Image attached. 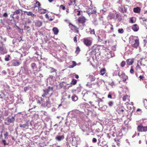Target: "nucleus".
Listing matches in <instances>:
<instances>
[{"label": "nucleus", "instance_id": "obj_1", "mask_svg": "<svg viewBox=\"0 0 147 147\" xmlns=\"http://www.w3.org/2000/svg\"><path fill=\"white\" fill-rule=\"evenodd\" d=\"M49 92H45L42 95V96L45 97L44 101L42 103V106L43 107H47L49 108L51 106V103L49 100V98L52 94V93L51 94H49Z\"/></svg>", "mask_w": 147, "mask_h": 147}, {"label": "nucleus", "instance_id": "obj_2", "mask_svg": "<svg viewBox=\"0 0 147 147\" xmlns=\"http://www.w3.org/2000/svg\"><path fill=\"white\" fill-rule=\"evenodd\" d=\"M80 114V112L76 110L70 112L68 114V116L74 121H77V119Z\"/></svg>", "mask_w": 147, "mask_h": 147}, {"label": "nucleus", "instance_id": "obj_3", "mask_svg": "<svg viewBox=\"0 0 147 147\" xmlns=\"http://www.w3.org/2000/svg\"><path fill=\"white\" fill-rule=\"evenodd\" d=\"M115 72L120 78L123 79V81L124 82L128 78V76L124 72H122L121 74H120V69L119 68H117V70L115 71Z\"/></svg>", "mask_w": 147, "mask_h": 147}, {"label": "nucleus", "instance_id": "obj_4", "mask_svg": "<svg viewBox=\"0 0 147 147\" xmlns=\"http://www.w3.org/2000/svg\"><path fill=\"white\" fill-rule=\"evenodd\" d=\"M137 130L139 132H146L147 125L144 126L142 123H141L138 126Z\"/></svg>", "mask_w": 147, "mask_h": 147}, {"label": "nucleus", "instance_id": "obj_5", "mask_svg": "<svg viewBox=\"0 0 147 147\" xmlns=\"http://www.w3.org/2000/svg\"><path fill=\"white\" fill-rule=\"evenodd\" d=\"M90 52V54L95 55L99 52L100 49L99 47L96 45H95L92 46Z\"/></svg>", "mask_w": 147, "mask_h": 147}, {"label": "nucleus", "instance_id": "obj_6", "mask_svg": "<svg viewBox=\"0 0 147 147\" xmlns=\"http://www.w3.org/2000/svg\"><path fill=\"white\" fill-rule=\"evenodd\" d=\"M62 99H63V98H62L61 101H62ZM61 102L62 103L59 105L58 107L63 106V108H65L68 107L70 103V102L69 100L66 99L63 102L61 101Z\"/></svg>", "mask_w": 147, "mask_h": 147}, {"label": "nucleus", "instance_id": "obj_7", "mask_svg": "<svg viewBox=\"0 0 147 147\" xmlns=\"http://www.w3.org/2000/svg\"><path fill=\"white\" fill-rule=\"evenodd\" d=\"M84 43L87 46H90L92 44V41L89 39L88 38H85L83 39Z\"/></svg>", "mask_w": 147, "mask_h": 147}, {"label": "nucleus", "instance_id": "obj_8", "mask_svg": "<svg viewBox=\"0 0 147 147\" xmlns=\"http://www.w3.org/2000/svg\"><path fill=\"white\" fill-rule=\"evenodd\" d=\"M44 100L45 97L43 98L41 97H37L34 101L36 102L38 104H41V106H42V103L44 101Z\"/></svg>", "mask_w": 147, "mask_h": 147}, {"label": "nucleus", "instance_id": "obj_9", "mask_svg": "<svg viewBox=\"0 0 147 147\" xmlns=\"http://www.w3.org/2000/svg\"><path fill=\"white\" fill-rule=\"evenodd\" d=\"M86 20L84 16L80 17L78 19V22L82 24H84L86 22Z\"/></svg>", "mask_w": 147, "mask_h": 147}, {"label": "nucleus", "instance_id": "obj_10", "mask_svg": "<svg viewBox=\"0 0 147 147\" xmlns=\"http://www.w3.org/2000/svg\"><path fill=\"white\" fill-rule=\"evenodd\" d=\"M11 63L12 65L13 66H18L20 64V62L17 60H13L11 61Z\"/></svg>", "mask_w": 147, "mask_h": 147}, {"label": "nucleus", "instance_id": "obj_11", "mask_svg": "<svg viewBox=\"0 0 147 147\" xmlns=\"http://www.w3.org/2000/svg\"><path fill=\"white\" fill-rule=\"evenodd\" d=\"M7 53L6 49L3 46H0V53L3 55Z\"/></svg>", "mask_w": 147, "mask_h": 147}, {"label": "nucleus", "instance_id": "obj_12", "mask_svg": "<svg viewBox=\"0 0 147 147\" xmlns=\"http://www.w3.org/2000/svg\"><path fill=\"white\" fill-rule=\"evenodd\" d=\"M6 120L9 123H13L15 120V118L14 117H9L7 118Z\"/></svg>", "mask_w": 147, "mask_h": 147}, {"label": "nucleus", "instance_id": "obj_13", "mask_svg": "<svg viewBox=\"0 0 147 147\" xmlns=\"http://www.w3.org/2000/svg\"><path fill=\"white\" fill-rule=\"evenodd\" d=\"M139 45V41L138 39L135 40V43L132 45V47L135 48H137Z\"/></svg>", "mask_w": 147, "mask_h": 147}, {"label": "nucleus", "instance_id": "obj_14", "mask_svg": "<svg viewBox=\"0 0 147 147\" xmlns=\"http://www.w3.org/2000/svg\"><path fill=\"white\" fill-rule=\"evenodd\" d=\"M29 121L27 120L26 121V122L25 123L23 124H20V126L21 128H28V122Z\"/></svg>", "mask_w": 147, "mask_h": 147}, {"label": "nucleus", "instance_id": "obj_15", "mask_svg": "<svg viewBox=\"0 0 147 147\" xmlns=\"http://www.w3.org/2000/svg\"><path fill=\"white\" fill-rule=\"evenodd\" d=\"M88 13L89 15H91V14H96V10L93 8H89L88 9Z\"/></svg>", "mask_w": 147, "mask_h": 147}, {"label": "nucleus", "instance_id": "obj_16", "mask_svg": "<svg viewBox=\"0 0 147 147\" xmlns=\"http://www.w3.org/2000/svg\"><path fill=\"white\" fill-rule=\"evenodd\" d=\"M35 23V26L38 27H40L42 25V22L39 20H36Z\"/></svg>", "mask_w": 147, "mask_h": 147}, {"label": "nucleus", "instance_id": "obj_17", "mask_svg": "<svg viewBox=\"0 0 147 147\" xmlns=\"http://www.w3.org/2000/svg\"><path fill=\"white\" fill-rule=\"evenodd\" d=\"M64 138V136H57L55 137V139L59 141L63 140Z\"/></svg>", "mask_w": 147, "mask_h": 147}, {"label": "nucleus", "instance_id": "obj_18", "mask_svg": "<svg viewBox=\"0 0 147 147\" xmlns=\"http://www.w3.org/2000/svg\"><path fill=\"white\" fill-rule=\"evenodd\" d=\"M24 12L26 13V14L28 16H31L33 17H36V15L34 14L31 11H24Z\"/></svg>", "mask_w": 147, "mask_h": 147}, {"label": "nucleus", "instance_id": "obj_19", "mask_svg": "<svg viewBox=\"0 0 147 147\" xmlns=\"http://www.w3.org/2000/svg\"><path fill=\"white\" fill-rule=\"evenodd\" d=\"M53 88L52 87L49 86L45 89H44V92H49L53 91Z\"/></svg>", "mask_w": 147, "mask_h": 147}, {"label": "nucleus", "instance_id": "obj_20", "mask_svg": "<svg viewBox=\"0 0 147 147\" xmlns=\"http://www.w3.org/2000/svg\"><path fill=\"white\" fill-rule=\"evenodd\" d=\"M132 29L135 32H137L138 30V28L136 24H134L132 26Z\"/></svg>", "mask_w": 147, "mask_h": 147}, {"label": "nucleus", "instance_id": "obj_21", "mask_svg": "<svg viewBox=\"0 0 147 147\" xmlns=\"http://www.w3.org/2000/svg\"><path fill=\"white\" fill-rule=\"evenodd\" d=\"M134 61V60L131 59H128L126 60V62L127 64L129 65H132Z\"/></svg>", "mask_w": 147, "mask_h": 147}, {"label": "nucleus", "instance_id": "obj_22", "mask_svg": "<svg viewBox=\"0 0 147 147\" xmlns=\"http://www.w3.org/2000/svg\"><path fill=\"white\" fill-rule=\"evenodd\" d=\"M38 12L41 14H44L46 13V10L43 9H41L40 7L38 9Z\"/></svg>", "mask_w": 147, "mask_h": 147}, {"label": "nucleus", "instance_id": "obj_23", "mask_svg": "<svg viewBox=\"0 0 147 147\" xmlns=\"http://www.w3.org/2000/svg\"><path fill=\"white\" fill-rule=\"evenodd\" d=\"M98 40L100 42L102 41L103 40L105 39L106 38L105 35L104 36H100V35L98 36Z\"/></svg>", "mask_w": 147, "mask_h": 147}, {"label": "nucleus", "instance_id": "obj_24", "mask_svg": "<svg viewBox=\"0 0 147 147\" xmlns=\"http://www.w3.org/2000/svg\"><path fill=\"white\" fill-rule=\"evenodd\" d=\"M129 96H128L127 95H125L123 97V100L124 101H126L127 100L128 101H129Z\"/></svg>", "mask_w": 147, "mask_h": 147}, {"label": "nucleus", "instance_id": "obj_25", "mask_svg": "<svg viewBox=\"0 0 147 147\" xmlns=\"http://www.w3.org/2000/svg\"><path fill=\"white\" fill-rule=\"evenodd\" d=\"M52 30L54 32V34L55 35H57L59 32V30L58 28L56 27L53 28Z\"/></svg>", "mask_w": 147, "mask_h": 147}, {"label": "nucleus", "instance_id": "obj_26", "mask_svg": "<svg viewBox=\"0 0 147 147\" xmlns=\"http://www.w3.org/2000/svg\"><path fill=\"white\" fill-rule=\"evenodd\" d=\"M40 6V4L39 2L38 1H36L35 3V5H34V8H35L36 7H38V8L39 7V8Z\"/></svg>", "mask_w": 147, "mask_h": 147}, {"label": "nucleus", "instance_id": "obj_27", "mask_svg": "<svg viewBox=\"0 0 147 147\" xmlns=\"http://www.w3.org/2000/svg\"><path fill=\"white\" fill-rule=\"evenodd\" d=\"M134 11L135 13H139L140 11V9L138 7L134 8Z\"/></svg>", "mask_w": 147, "mask_h": 147}, {"label": "nucleus", "instance_id": "obj_28", "mask_svg": "<svg viewBox=\"0 0 147 147\" xmlns=\"http://www.w3.org/2000/svg\"><path fill=\"white\" fill-rule=\"evenodd\" d=\"M127 11V9L125 7L120 8V11L122 13L125 12Z\"/></svg>", "mask_w": 147, "mask_h": 147}, {"label": "nucleus", "instance_id": "obj_29", "mask_svg": "<svg viewBox=\"0 0 147 147\" xmlns=\"http://www.w3.org/2000/svg\"><path fill=\"white\" fill-rule=\"evenodd\" d=\"M72 65H70L69 66V68H73L74 67L76 66L77 64L76 62L75 61H72Z\"/></svg>", "mask_w": 147, "mask_h": 147}, {"label": "nucleus", "instance_id": "obj_30", "mask_svg": "<svg viewBox=\"0 0 147 147\" xmlns=\"http://www.w3.org/2000/svg\"><path fill=\"white\" fill-rule=\"evenodd\" d=\"M106 69L105 68H103L100 70V73L101 75H103L105 73Z\"/></svg>", "mask_w": 147, "mask_h": 147}, {"label": "nucleus", "instance_id": "obj_31", "mask_svg": "<svg viewBox=\"0 0 147 147\" xmlns=\"http://www.w3.org/2000/svg\"><path fill=\"white\" fill-rule=\"evenodd\" d=\"M71 98L72 100L73 101H76L78 99V98L75 95H74L72 96Z\"/></svg>", "mask_w": 147, "mask_h": 147}, {"label": "nucleus", "instance_id": "obj_32", "mask_svg": "<svg viewBox=\"0 0 147 147\" xmlns=\"http://www.w3.org/2000/svg\"><path fill=\"white\" fill-rule=\"evenodd\" d=\"M80 51V49L79 47H77L76 48V50L75 51V53L76 54H79Z\"/></svg>", "mask_w": 147, "mask_h": 147}, {"label": "nucleus", "instance_id": "obj_33", "mask_svg": "<svg viewBox=\"0 0 147 147\" xmlns=\"http://www.w3.org/2000/svg\"><path fill=\"white\" fill-rule=\"evenodd\" d=\"M5 93H7V92H2V93L0 94V98H5L6 96L5 95Z\"/></svg>", "mask_w": 147, "mask_h": 147}, {"label": "nucleus", "instance_id": "obj_34", "mask_svg": "<svg viewBox=\"0 0 147 147\" xmlns=\"http://www.w3.org/2000/svg\"><path fill=\"white\" fill-rule=\"evenodd\" d=\"M89 78L91 81H94L95 80V78L92 75H90L89 76Z\"/></svg>", "mask_w": 147, "mask_h": 147}, {"label": "nucleus", "instance_id": "obj_35", "mask_svg": "<svg viewBox=\"0 0 147 147\" xmlns=\"http://www.w3.org/2000/svg\"><path fill=\"white\" fill-rule=\"evenodd\" d=\"M2 142L5 146L8 145L9 144V143L6 142V141L4 139L2 140Z\"/></svg>", "mask_w": 147, "mask_h": 147}, {"label": "nucleus", "instance_id": "obj_36", "mask_svg": "<svg viewBox=\"0 0 147 147\" xmlns=\"http://www.w3.org/2000/svg\"><path fill=\"white\" fill-rule=\"evenodd\" d=\"M143 103L144 105V106L146 107V108H147V100L146 99H144L143 101Z\"/></svg>", "mask_w": 147, "mask_h": 147}, {"label": "nucleus", "instance_id": "obj_37", "mask_svg": "<svg viewBox=\"0 0 147 147\" xmlns=\"http://www.w3.org/2000/svg\"><path fill=\"white\" fill-rule=\"evenodd\" d=\"M22 11V9H17L15 11V12L16 13V14L17 15L20 14L21 13V12Z\"/></svg>", "mask_w": 147, "mask_h": 147}, {"label": "nucleus", "instance_id": "obj_38", "mask_svg": "<svg viewBox=\"0 0 147 147\" xmlns=\"http://www.w3.org/2000/svg\"><path fill=\"white\" fill-rule=\"evenodd\" d=\"M31 67L33 69L37 67L36 64L35 63H32L31 64Z\"/></svg>", "mask_w": 147, "mask_h": 147}, {"label": "nucleus", "instance_id": "obj_39", "mask_svg": "<svg viewBox=\"0 0 147 147\" xmlns=\"http://www.w3.org/2000/svg\"><path fill=\"white\" fill-rule=\"evenodd\" d=\"M77 82V81L75 79H73L71 82V84H72L74 85L76 84Z\"/></svg>", "mask_w": 147, "mask_h": 147}, {"label": "nucleus", "instance_id": "obj_40", "mask_svg": "<svg viewBox=\"0 0 147 147\" xmlns=\"http://www.w3.org/2000/svg\"><path fill=\"white\" fill-rule=\"evenodd\" d=\"M126 64L125 62V61H122L120 63V65L122 67H124Z\"/></svg>", "mask_w": 147, "mask_h": 147}, {"label": "nucleus", "instance_id": "obj_41", "mask_svg": "<svg viewBox=\"0 0 147 147\" xmlns=\"http://www.w3.org/2000/svg\"><path fill=\"white\" fill-rule=\"evenodd\" d=\"M9 136L7 132H6L4 134V136L5 139H7L8 138V136Z\"/></svg>", "mask_w": 147, "mask_h": 147}, {"label": "nucleus", "instance_id": "obj_42", "mask_svg": "<svg viewBox=\"0 0 147 147\" xmlns=\"http://www.w3.org/2000/svg\"><path fill=\"white\" fill-rule=\"evenodd\" d=\"M135 20V18L133 17L131 18L130 19V22L131 23H133L135 22L136 21Z\"/></svg>", "mask_w": 147, "mask_h": 147}, {"label": "nucleus", "instance_id": "obj_43", "mask_svg": "<svg viewBox=\"0 0 147 147\" xmlns=\"http://www.w3.org/2000/svg\"><path fill=\"white\" fill-rule=\"evenodd\" d=\"M31 88L29 86H26L24 88V90L25 91H28V90L31 89Z\"/></svg>", "mask_w": 147, "mask_h": 147}, {"label": "nucleus", "instance_id": "obj_44", "mask_svg": "<svg viewBox=\"0 0 147 147\" xmlns=\"http://www.w3.org/2000/svg\"><path fill=\"white\" fill-rule=\"evenodd\" d=\"M50 68L51 69V73L56 72L57 71V70L55 69L53 67H50Z\"/></svg>", "mask_w": 147, "mask_h": 147}, {"label": "nucleus", "instance_id": "obj_45", "mask_svg": "<svg viewBox=\"0 0 147 147\" xmlns=\"http://www.w3.org/2000/svg\"><path fill=\"white\" fill-rule=\"evenodd\" d=\"M118 32L119 33H123L124 32V30L123 29H119L118 30Z\"/></svg>", "mask_w": 147, "mask_h": 147}, {"label": "nucleus", "instance_id": "obj_46", "mask_svg": "<svg viewBox=\"0 0 147 147\" xmlns=\"http://www.w3.org/2000/svg\"><path fill=\"white\" fill-rule=\"evenodd\" d=\"M108 105L110 107H112L113 105V102L112 101H109L108 102Z\"/></svg>", "mask_w": 147, "mask_h": 147}, {"label": "nucleus", "instance_id": "obj_47", "mask_svg": "<svg viewBox=\"0 0 147 147\" xmlns=\"http://www.w3.org/2000/svg\"><path fill=\"white\" fill-rule=\"evenodd\" d=\"M77 35H76V36L74 38V42L75 43H76L77 42Z\"/></svg>", "mask_w": 147, "mask_h": 147}, {"label": "nucleus", "instance_id": "obj_48", "mask_svg": "<svg viewBox=\"0 0 147 147\" xmlns=\"http://www.w3.org/2000/svg\"><path fill=\"white\" fill-rule=\"evenodd\" d=\"M60 7L63 10H64L65 9V7L63 5H61Z\"/></svg>", "mask_w": 147, "mask_h": 147}, {"label": "nucleus", "instance_id": "obj_49", "mask_svg": "<svg viewBox=\"0 0 147 147\" xmlns=\"http://www.w3.org/2000/svg\"><path fill=\"white\" fill-rule=\"evenodd\" d=\"M130 73L131 74H133L134 72V70L133 69V67L131 66V69L130 71Z\"/></svg>", "mask_w": 147, "mask_h": 147}, {"label": "nucleus", "instance_id": "obj_50", "mask_svg": "<svg viewBox=\"0 0 147 147\" xmlns=\"http://www.w3.org/2000/svg\"><path fill=\"white\" fill-rule=\"evenodd\" d=\"M8 14L7 13H6V12L5 13H3V17H5V18L7 17H8Z\"/></svg>", "mask_w": 147, "mask_h": 147}, {"label": "nucleus", "instance_id": "obj_51", "mask_svg": "<svg viewBox=\"0 0 147 147\" xmlns=\"http://www.w3.org/2000/svg\"><path fill=\"white\" fill-rule=\"evenodd\" d=\"M69 2H70V3H69V5H74L75 4L74 3V1H72L70 0L69 1Z\"/></svg>", "mask_w": 147, "mask_h": 147}, {"label": "nucleus", "instance_id": "obj_52", "mask_svg": "<svg viewBox=\"0 0 147 147\" xmlns=\"http://www.w3.org/2000/svg\"><path fill=\"white\" fill-rule=\"evenodd\" d=\"M139 80H144V77L143 76H140L139 77Z\"/></svg>", "mask_w": 147, "mask_h": 147}, {"label": "nucleus", "instance_id": "obj_53", "mask_svg": "<svg viewBox=\"0 0 147 147\" xmlns=\"http://www.w3.org/2000/svg\"><path fill=\"white\" fill-rule=\"evenodd\" d=\"M69 24L71 25L73 27V28H74L75 30H76L77 29H78V28L77 27L73 24L71 23H69Z\"/></svg>", "mask_w": 147, "mask_h": 147}, {"label": "nucleus", "instance_id": "obj_54", "mask_svg": "<svg viewBox=\"0 0 147 147\" xmlns=\"http://www.w3.org/2000/svg\"><path fill=\"white\" fill-rule=\"evenodd\" d=\"M140 69V66L138 64V63L137 64V66H136V69Z\"/></svg>", "mask_w": 147, "mask_h": 147}, {"label": "nucleus", "instance_id": "obj_55", "mask_svg": "<svg viewBox=\"0 0 147 147\" xmlns=\"http://www.w3.org/2000/svg\"><path fill=\"white\" fill-rule=\"evenodd\" d=\"M97 141V140L96 138H93L92 139V142L93 143H96Z\"/></svg>", "mask_w": 147, "mask_h": 147}, {"label": "nucleus", "instance_id": "obj_56", "mask_svg": "<svg viewBox=\"0 0 147 147\" xmlns=\"http://www.w3.org/2000/svg\"><path fill=\"white\" fill-rule=\"evenodd\" d=\"M17 39L19 40V42H20L21 41H23L21 37H20L18 38H17Z\"/></svg>", "mask_w": 147, "mask_h": 147}, {"label": "nucleus", "instance_id": "obj_57", "mask_svg": "<svg viewBox=\"0 0 147 147\" xmlns=\"http://www.w3.org/2000/svg\"><path fill=\"white\" fill-rule=\"evenodd\" d=\"M98 105H99V102H102V99H101V98H98Z\"/></svg>", "mask_w": 147, "mask_h": 147}, {"label": "nucleus", "instance_id": "obj_58", "mask_svg": "<svg viewBox=\"0 0 147 147\" xmlns=\"http://www.w3.org/2000/svg\"><path fill=\"white\" fill-rule=\"evenodd\" d=\"M90 33L91 34H95V32L94 30H92L90 31Z\"/></svg>", "mask_w": 147, "mask_h": 147}, {"label": "nucleus", "instance_id": "obj_59", "mask_svg": "<svg viewBox=\"0 0 147 147\" xmlns=\"http://www.w3.org/2000/svg\"><path fill=\"white\" fill-rule=\"evenodd\" d=\"M108 97L109 98H112V96L111 94H109L108 96Z\"/></svg>", "mask_w": 147, "mask_h": 147}, {"label": "nucleus", "instance_id": "obj_60", "mask_svg": "<svg viewBox=\"0 0 147 147\" xmlns=\"http://www.w3.org/2000/svg\"><path fill=\"white\" fill-rule=\"evenodd\" d=\"M10 17L12 18L13 20H14L13 14H11L10 15Z\"/></svg>", "mask_w": 147, "mask_h": 147}, {"label": "nucleus", "instance_id": "obj_61", "mask_svg": "<svg viewBox=\"0 0 147 147\" xmlns=\"http://www.w3.org/2000/svg\"><path fill=\"white\" fill-rule=\"evenodd\" d=\"M77 11L78 12V13H77V15H80V11Z\"/></svg>", "mask_w": 147, "mask_h": 147}, {"label": "nucleus", "instance_id": "obj_62", "mask_svg": "<svg viewBox=\"0 0 147 147\" xmlns=\"http://www.w3.org/2000/svg\"><path fill=\"white\" fill-rule=\"evenodd\" d=\"M9 58L8 57H7L5 58V60L6 61H9Z\"/></svg>", "mask_w": 147, "mask_h": 147}, {"label": "nucleus", "instance_id": "obj_63", "mask_svg": "<svg viewBox=\"0 0 147 147\" xmlns=\"http://www.w3.org/2000/svg\"><path fill=\"white\" fill-rule=\"evenodd\" d=\"M42 113H43L45 115H46V114H47V112L45 111H42Z\"/></svg>", "mask_w": 147, "mask_h": 147}, {"label": "nucleus", "instance_id": "obj_64", "mask_svg": "<svg viewBox=\"0 0 147 147\" xmlns=\"http://www.w3.org/2000/svg\"><path fill=\"white\" fill-rule=\"evenodd\" d=\"M142 19L143 21H147V19H145L144 18H143Z\"/></svg>", "mask_w": 147, "mask_h": 147}]
</instances>
